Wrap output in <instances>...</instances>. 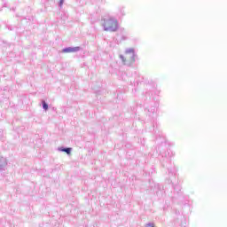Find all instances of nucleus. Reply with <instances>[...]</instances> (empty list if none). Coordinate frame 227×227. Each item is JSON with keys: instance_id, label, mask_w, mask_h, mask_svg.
Instances as JSON below:
<instances>
[{"instance_id": "obj_1", "label": "nucleus", "mask_w": 227, "mask_h": 227, "mask_svg": "<svg viewBox=\"0 0 227 227\" xmlns=\"http://www.w3.org/2000/svg\"><path fill=\"white\" fill-rule=\"evenodd\" d=\"M102 27L105 31L114 33L118 31V20L114 17L106 18L103 20Z\"/></svg>"}, {"instance_id": "obj_3", "label": "nucleus", "mask_w": 227, "mask_h": 227, "mask_svg": "<svg viewBox=\"0 0 227 227\" xmlns=\"http://www.w3.org/2000/svg\"><path fill=\"white\" fill-rule=\"evenodd\" d=\"M62 152H66V153H67V155H70V153H72V148L63 149Z\"/></svg>"}, {"instance_id": "obj_4", "label": "nucleus", "mask_w": 227, "mask_h": 227, "mask_svg": "<svg viewBox=\"0 0 227 227\" xmlns=\"http://www.w3.org/2000/svg\"><path fill=\"white\" fill-rule=\"evenodd\" d=\"M43 107L45 111H47V109H49V105H47V103H45V101H43Z\"/></svg>"}, {"instance_id": "obj_2", "label": "nucleus", "mask_w": 227, "mask_h": 227, "mask_svg": "<svg viewBox=\"0 0 227 227\" xmlns=\"http://www.w3.org/2000/svg\"><path fill=\"white\" fill-rule=\"evenodd\" d=\"M78 51H81V48L79 46L76 47H69V48H65L62 50V52L64 53H70V52H78Z\"/></svg>"}, {"instance_id": "obj_5", "label": "nucleus", "mask_w": 227, "mask_h": 227, "mask_svg": "<svg viewBox=\"0 0 227 227\" xmlns=\"http://www.w3.org/2000/svg\"><path fill=\"white\" fill-rule=\"evenodd\" d=\"M65 0H59V6H63V3Z\"/></svg>"}, {"instance_id": "obj_6", "label": "nucleus", "mask_w": 227, "mask_h": 227, "mask_svg": "<svg viewBox=\"0 0 227 227\" xmlns=\"http://www.w3.org/2000/svg\"><path fill=\"white\" fill-rule=\"evenodd\" d=\"M121 58L122 61H125V59H123V56H121Z\"/></svg>"}]
</instances>
